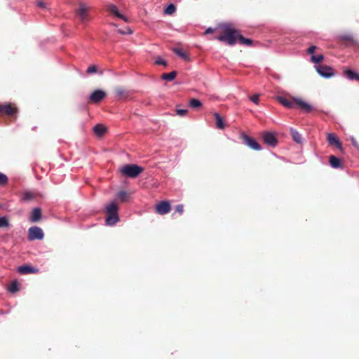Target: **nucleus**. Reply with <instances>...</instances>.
<instances>
[{"mask_svg": "<svg viewBox=\"0 0 359 359\" xmlns=\"http://www.w3.org/2000/svg\"><path fill=\"white\" fill-rule=\"evenodd\" d=\"M131 194L128 191H126L125 190H121L118 192H117L116 196V200L121 201H127L131 199Z\"/></svg>", "mask_w": 359, "mask_h": 359, "instance_id": "obj_17", "label": "nucleus"}, {"mask_svg": "<svg viewBox=\"0 0 359 359\" xmlns=\"http://www.w3.org/2000/svg\"><path fill=\"white\" fill-rule=\"evenodd\" d=\"M107 11L114 14V15H116L117 18H120V19H122L124 21L126 22H128V18L124 16L123 15H122L121 13H119L118 10V8L114 5V4H110L108 7H107Z\"/></svg>", "mask_w": 359, "mask_h": 359, "instance_id": "obj_16", "label": "nucleus"}, {"mask_svg": "<svg viewBox=\"0 0 359 359\" xmlns=\"http://www.w3.org/2000/svg\"><path fill=\"white\" fill-rule=\"evenodd\" d=\"M189 104L192 108H198L202 106L201 102L194 98L190 100Z\"/></svg>", "mask_w": 359, "mask_h": 359, "instance_id": "obj_32", "label": "nucleus"}, {"mask_svg": "<svg viewBox=\"0 0 359 359\" xmlns=\"http://www.w3.org/2000/svg\"><path fill=\"white\" fill-rule=\"evenodd\" d=\"M156 64L162 65L164 66L167 65V62L164 60H163L162 58H160V57L156 60Z\"/></svg>", "mask_w": 359, "mask_h": 359, "instance_id": "obj_38", "label": "nucleus"}, {"mask_svg": "<svg viewBox=\"0 0 359 359\" xmlns=\"http://www.w3.org/2000/svg\"><path fill=\"white\" fill-rule=\"evenodd\" d=\"M170 204L171 203H157L155 207V211L160 215L166 214L170 210Z\"/></svg>", "mask_w": 359, "mask_h": 359, "instance_id": "obj_15", "label": "nucleus"}, {"mask_svg": "<svg viewBox=\"0 0 359 359\" xmlns=\"http://www.w3.org/2000/svg\"><path fill=\"white\" fill-rule=\"evenodd\" d=\"M239 43L242 45H245L247 46H251L253 45V41L250 39H246L243 36L239 34L238 39Z\"/></svg>", "mask_w": 359, "mask_h": 359, "instance_id": "obj_25", "label": "nucleus"}, {"mask_svg": "<svg viewBox=\"0 0 359 359\" xmlns=\"http://www.w3.org/2000/svg\"><path fill=\"white\" fill-rule=\"evenodd\" d=\"M176 111L179 116H183L187 114L188 111L187 109H177Z\"/></svg>", "mask_w": 359, "mask_h": 359, "instance_id": "obj_37", "label": "nucleus"}, {"mask_svg": "<svg viewBox=\"0 0 359 359\" xmlns=\"http://www.w3.org/2000/svg\"><path fill=\"white\" fill-rule=\"evenodd\" d=\"M97 71V68L95 65H90L88 67L86 72L88 74H93V73H96Z\"/></svg>", "mask_w": 359, "mask_h": 359, "instance_id": "obj_35", "label": "nucleus"}, {"mask_svg": "<svg viewBox=\"0 0 359 359\" xmlns=\"http://www.w3.org/2000/svg\"><path fill=\"white\" fill-rule=\"evenodd\" d=\"M118 32L121 34H132L133 33V31L128 28L127 29V31L126 30H122V29H119L118 30Z\"/></svg>", "mask_w": 359, "mask_h": 359, "instance_id": "obj_40", "label": "nucleus"}, {"mask_svg": "<svg viewBox=\"0 0 359 359\" xmlns=\"http://www.w3.org/2000/svg\"><path fill=\"white\" fill-rule=\"evenodd\" d=\"M18 111L15 104L11 102L0 104V116H7L11 121H15L17 119Z\"/></svg>", "mask_w": 359, "mask_h": 359, "instance_id": "obj_4", "label": "nucleus"}, {"mask_svg": "<svg viewBox=\"0 0 359 359\" xmlns=\"http://www.w3.org/2000/svg\"><path fill=\"white\" fill-rule=\"evenodd\" d=\"M214 31H215V29H212V28H211V27H209V28H208V29L205 30V34H212V33H213V32H214Z\"/></svg>", "mask_w": 359, "mask_h": 359, "instance_id": "obj_43", "label": "nucleus"}, {"mask_svg": "<svg viewBox=\"0 0 359 359\" xmlns=\"http://www.w3.org/2000/svg\"><path fill=\"white\" fill-rule=\"evenodd\" d=\"M318 73L325 78H329L334 75L333 69L327 65H319L316 67Z\"/></svg>", "mask_w": 359, "mask_h": 359, "instance_id": "obj_12", "label": "nucleus"}, {"mask_svg": "<svg viewBox=\"0 0 359 359\" xmlns=\"http://www.w3.org/2000/svg\"><path fill=\"white\" fill-rule=\"evenodd\" d=\"M144 171V168L136 164H127L121 168V172L127 177L135 178Z\"/></svg>", "mask_w": 359, "mask_h": 359, "instance_id": "obj_5", "label": "nucleus"}, {"mask_svg": "<svg viewBox=\"0 0 359 359\" xmlns=\"http://www.w3.org/2000/svg\"><path fill=\"white\" fill-rule=\"evenodd\" d=\"M221 27L223 29V32L217 37V39L219 41L226 42L230 46H233L238 39L239 32L232 28L229 25L225 24L222 25Z\"/></svg>", "mask_w": 359, "mask_h": 359, "instance_id": "obj_2", "label": "nucleus"}, {"mask_svg": "<svg viewBox=\"0 0 359 359\" xmlns=\"http://www.w3.org/2000/svg\"><path fill=\"white\" fill-rule=\"evenodd\" d=\"M173 52L177 54L179 57H182L184 60H189V55L188 54L184 52L182 48H174L172 49Z\"/></svg>", "mask_w": 359, "mask_h": 359, "instance_id": "obj_26", "label": "nucleus"}, {"mask_svg": "<svg viewBox=\"0 0 359 359\" xmlns=\"http://www.w3.org/2000/svg\"><path fill=\"white\" fill-rule=\"evenodd\" d=\"M259 95L255 94L250 97V100L253 102L255 104H257L259 103Z\"/></svg>", "mask_w": 359, "mask_h": 359, "instance_id": "obj_36", "label": "nucleus"}, {"mask_svg": "<svg viewBox=\"0 0 359 359\" xmlns=\"http://www.w3.org/2000/svg\"><path fill=\"white\" fill-rule=\"evenodd\" d=\"M276 99L280 104L289 109H295L297 107H299L307 113L315 110L313 107L299 98H287L284 96L278 95L276 96Z\"/></svg>", "mask_w": 359, "mask_h": 359, "instance_id": "obj_1", "label": "nucleus"}, {"mask_svg": "<svg viewBox=\"0 0 359 359\" xmlns=\"http://www.w3.org/2000/svg\"><path fill=\"white\" fill-rule=\"evenodd\" d=\"M290 133H291L292 137L294 142H296L297 143H299V144L302 143V136L296 130L291 128Z\"/></svg>", "mask_w": 359, "mask_h": 359, "instance_id": "obj_24", "label": "nucleus"}, {"mask_svg": "<svg viewBox=\"0 0 359 359\" xmlns=\"http://www.w3.org/2000/svg\"><path fill=\"white\" fill-rule=\"evenodd\" d=\"M330 165L334 168H341V160L335 156L331 155L329 160Z\"/></svg>", "mask_w": 359, "mask_h": 359, "instance_id": "obj_19", "label": "nucleus"}, {"mask_svg": "<svg viewBox=\"0 0 359 359\" xmlns=\"http://www.w3.org/2000/svg\"><path fill=\"white\" fill-rule=\"evenodd\" d=\"M39 269L29 265H22L18 268V272L20 274L35 273Z\"/></svg>", "mask_w": 359, "mask_h": 359, "instance_id": "obj_14", "label": "nucleus"}, {"mask_svg": "<svg viewBox=\"0 0 359 359\" xmlns=\"http://www.w3.org/2000/svg\"><path fill=\"white\" fill-rule=\"evenodd\" d=\"M115 93L119 98L126 97L128 94L126 90L121 86H118L115 88Z\"/></svg>", "mask_w": 359, "mask_h": 359, "instance_id": "obj_23", "label": "nucleus"}, {"mask_svg": "<svg viewBox=\"0 0 359 359\" xmlns=\"http://www.w3.org/2000/svg\"><path fill=\"white\" fill-rule=\"evenodd\" d=\"M159 202L165 203V202H168V201H160Z\"/></svg>", "mask_w": 359, "mask_h": 359, "instance_id": "obj_45", "label": "nucleus"}, {"mask_svg": "<svg viewBox=\"0 0 359 359\" xmlns=\"http://www.w3.org/2000/svg\"><path fill=\"white\" fill-rule=\"evenodd\" d=\"M9 226L10 223L8 219L6 216L0 217V228Z\"/></svg>", "mask_w": 359, "mask_h": 359, "instance_id": "obj_30", "label": "nucleus"}, {"mask_svg": "<svg viewBox=\"0 0 359 359\" xmlns=\"http://www.w3.org/2000/svg\"><path fill=\"white\" fill-rule=\"evenodd\" d=\"M22 198L25 201H42L45 199V195L36 190H28L22 194Z\"/></svg>", "mask_w": 359, "mask_h": 359, "instance_id": "obj_6", "label": "nucleus"}, {"mask_svg": "<svg viewBox=\"0 0 359 359\" xmlns=\"http://www.w3.org/2000/svg\"><path fill=\"white\" fill-rule=\"evenodd\" d=\"M41 218V210L40 208H35L32 212L29 221L32 222H36Z\"/></svg>", "mask_w": 359, "mask_h": 359, "instance_id": "obj_18", "label": "nucleus"}, {"mask_svg": "<svg viewBox=\"0 0 359 359\" xmlns=\"http://www.w3.org/2000/svg\"><path fill=\"white\" fill-rule=\"evenodd\" d=\"M89 9L90 8L85 4L81 3L79 4V8L76 10V13L80 18L82 22H86L88 20L89 18L88 12Z\"/></svg>", "mask_w": 359, "mask_h": 359, "instance_id": "obj_11", "label": "nucleus"}, {"mask_svg": "<svg viewBox=\"0 0 359 359\" xmlns=\"http://www.w3.org/2000/svg\"><path fill=\"white\" fill-rule=\"evenodd\" d=\"M18 290V283L17 280H14L8 287V291L11 293H15Z\"/></svg>", "mask_w": 359, "mask_h": 359, "instance_id": "obj_31", "label": "nucleus"}, {"mask_svg": "<svg viewBox=\"0 0 359 359\" xmlns=\"http://www.w3.org/2000/svg\"><path fill=\"white\" fill-rule=\"evenodd\" d=\"M107 130L106 127L102 124H97L93 128L94 133L99 137L102 136Z\"/></svg>", "mask_w": 359, "mask_h": 359, "instance_id": "obj_20", "label": "nucleus"}, {"mask_svg": "<svg viewBox=\"0 0 359 359\" xmlns=\"http://www.w3.org/2000/svg\"><path fill=\"white\" fill-rule=\"evenodd\" d=\"M344 75L350 80L359 81V74H358L351 69H346L344 71Z\"/></svg>", "mask_w": 359, "mask_h": 359, "instance_id": "obj_21", "label": "nucleus"}, {"mask_svg": "<svg viewBox=\"0 0 359 359\" xmlns=\"http://www.w3.org/2000/svg\"><path fill=\"white\" fill-rule=\"evenodd\" d=\"M176 76H177V72L172 71L170 73L163 74L161 76V79L163 80L171 81L175 79Z\"/></svg>", "mask_w": 359, "mask_h": 359, "instance_id": "obj_27", "label": "nucleus"}, {"mask_svg": "<svg viewBox=\"0 0 359 359\" xmlns=\"http://www.w3.org/2000/svg\"><path fill=\"white\" fill-rule=\"evenodd\" d=\"M214 116L215 118V124L217 128L219 129H224L225 126L222 117L218 113H215Z\"/></svg>", "mask_w": 359, "mask_h": 359, "instance_id": "obj_22", "label": "nucleus"}, {"mask_svg": "<svg viewBox=\"0 0 359 359\" xmlns=\"http://www.w3.org/2000/svg\"><path fill=\"white\" fill-rule=\"evenodd\" d=\"M36 5L40 7V8H46V3H44L43 1H41V0H38L37 2H36Z\"/></svg>", "mask_w": 359, "mask_h": 359, "instance_id": "obj_41", "label": "nucleus"}, {"mask_svg": "<svg viewBox=\"0 0 359 359\" xmlns=\"http://www.w3.org/2000/svg\"><path fill=\"white\" fill-rule=\"evenodd\" d=\"M316 46H310V47L308 48L307 52H308V53H309V54H313V53H314V51H315V50H316Z\"/></svg>", "mask_w": 359, "mask_h": 359, "instance_id": "obj_42", "label": "nucleus"}, {"mask_svg": "<svg viewBox=\"0 0 359 359\" xmlns=\"http://www.w3.org/2000/svg\"><path fill=\"white\" fill-rule=\"evenodd\" d=\"M8 177L6 175L0 172V186H5L8 183Z\"/></svg>", "mask_w": 359, "mask_h": 359, "instance_id": "obj_34", "label": "nucleus"}, {"mask_svg": "<svg viewBox=\"0 0 359 359\" xmlns=\"http://www.w3.org/2000/svg\"><path fill=\"white\" fill-rule=\"evenodd\" d=\"M175 210L179 212L180 214H182L183 212V205L182 204H179L176 206Z\"/></svg>", "mask_w": 359, "mask_h": 359, "instance_id": "obj_39", "label": "nucleus"}, {"mask_svg": "<svg viewBox=\"0 0 359 359\" xmlns=\"http://www.w3.org/2000/svg\"><path fill=\"white\" fill-rule=\"evenodd\" d=\"M327 141L331 146H335L338 148L341 152H343L344 149L342 147V144L340 142L339 140L337 137L334 133H328L327 135Z\"/></svg>", "mask_w": 359, "mask_h": 359, "instance_id": "obj_13", "label": "nucleus"}, {"mask_svg": "<svg viewBox=\"0 0 359 359\" xmlns=\"http://www.w3.org/2000/svg\"><path fill=\"white\" fill-rule=\"evenodd\" d=\"M107 96V93L102 90H94L89 97V102L97 104L100 102L105 97Z\"/></svg>", "mask_w": 359, "mask_h": 359, "instance_id": "obj_10", "label": "nucleus"}, {"mask_svg": "<svg viewBox=\"0 0 359 359\" xmlns=\"http://www.w3.org/2000/svg\"><path fill=\"white\" fill-rule=\"evenodd\" d=\"M176 11V7L174 4H169L164 10V13L166 15H171L175 13Z\"/></svg>", "mask_w": 359, "mask_h": 359, "instance_id": "obj_29", "label": "nucleus"}, {"mask_svg": "<svg viewBox=\"0 0 359 359\" xmlns=\"http://www.w3.org/2000/svg\"><path fill=\"white\" fill-rule=\"evenodd\" d=\"M339 40L341 42L354 43L353 37L350 34H343L339 36Z\"/></svg>", "mask_w": 359, "mask_h": 359, "instance_id": "obj_28", "label": "nucleus"}, {"mask_svg": "<svg viewBox=\"0 0 359 359\" xmlns=\"http://www.w3.org/2000/svg\"><path fill=\"white\" fill-rule=\"evenodd\" d=\"M36 129V126L33 127L32 130H35Z\"/></svg>", "mask_w": 359, "mask_h": 359, "instance_id": "obj_44", "label": "nucleus"}, {"mask_svg": "<svg viewBox=\"0 0 359 359\" xmlns=\"http://www.w3.org/2000/svg\"><path fill=\"white\" fill-rule=\"evenodd\" d=\"M262 139L264 142L271 147H275L278 144V140L275 135L271 132H264L262 133Z\"/></svg>", "mask_w": 359, "mask_h": 359, "instance_id": "obj_9", "label": "nucleus"}, {"mask_svg": "<svg viewBox=\"0 0 359 359\" xmlns=\"http://www.w3.org/2000/svg\"><path fill=\"white\" fill-rule=\"evenodd\" d=\"M324 59V56L323 55H317L311 56V61L314 63H320Z\"/></svg>", "mask_w": 359, "mask_h": 359, "instance_id": "obj_33", "label": "nucleus"}, {"mask_svg": "<svg viewBox=\"0 0 359 359\" xmlns=\"http://www.w3.org/2000/svg\"><path fill=\"white\" fill-rule=\"evenodd\" d=\"M43 236V232L40 227L32 226L28 230V239L29 241L42 240Z\"/></svg>", "mask_w": 359, "mask_h": 359, "instance_id": "obj_8", "label": "nucleus"}, {"mask_svg": "<svg viewBox=\"0 0 359 359\" xmlns=\"http://www.w3.org/2000/svg\"><path fill=\"white\" fill-rule=\"evenodd\" d=\"M118 204V203H107L104 207L106 212L105 223L107 226H114L119 221Z\"/></svg>", "mask_w": 359, "mask_h": 359, "instance_id": "obj_3", "label": "nucleus"}, {"mask_svg": "<svg viewBox=\"0 0 359 359\" xmlns=\"http://www.w3.org/2000/svg\"><path fill=\"white\" fill-rule=\"evenodd\" d=\"M241 138L242 139L243 144L250 149L256 151H260L262 149V146L254 138L248 136L245 133H242L241 134Z\"/></svg>", "mask_w": 359, "mask_h": 359, "instance_id": "obj_7", "label": "nucleus"}]
</instances>
